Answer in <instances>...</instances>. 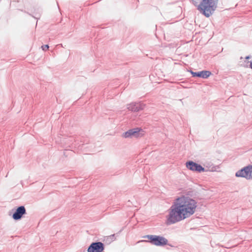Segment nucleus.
I'll return each instance as SVG.
<instances>
[{"label": "nucleus", "instance_id": "f257e3e1", "mask_svg": "<svg viewBox=\"0 0 252 252\" xmlns=\"http://www.w3.org/2000/svg\"><path fill=\"white\" fill-rule=\"evenodd\" d=\"M197 206V202L190 197L177 198L168 209L166 224L171 225L190 217L195 212Z\"/></svg>", "mask_w": 252, "mask_h": 252}, {"label": "nucleus", "instance_id": "f03ea898", "mask_svg": "<svg viewBox=\"0 0 252 252\" xmlns=\"http://www.w3.org/2000/svg\"><path fill=\"white\" fill-rule=\"evenodd\" d=\"M218 0H202L198 6L197 10L206 17L212 15L217 8Z\"/></svg>", "mask_w": 252, "mask_h": 252}, {"label": "nucleus", "instance_id": "7ed1b4c3", "mask_svg": "<svg viewBox=\"0 0 252 252\" xmlns=\"http://www.w3.org/2000/svg\"><path fill=\"white\" fill-rule=\"evenodd\" d=\"M144 237L147 238L149 240H144V241L149 242L157 246H163L167 245L170 247H173L171 244L168 243V240L167 239L160 235H147L144 236Z\"/></svg>", "mask_w": 252, "mask_h": 252}, {"label": "nucleus", "instance_id": "20e7f679", "mask_svg": "<svg viewBox=\"0 0 252 252\" xmlns=\"http://www.w3.org/2000/svg\"><path fill=\"white\" fill-rule=\"evenodd\" d=\"M235 176L245 178L247 180L252 179V165H249L238 170L236 172Z\"/></svg>", "mask_w": 252, "mask_h": 252}, {"label": "nucleus", "instance_id": "39448f33", "mask_svg": "<svg viewBox=\"0 0 252 252\" xmlns=\"http://www.w3.org/2000/svg\"><path fill=\"white\" fill-rule=\"evenodd\" d=\"M187 168L191 171L201 173L205 171V168L200 164H199L193 161L189 160L186 163Z\"/></svg>", "mask_w": 252, "mask_h": 252}, {"label": "nucleus", "instance_id": "423d86ee", "mask_svg": "<svg viewBox=\"0 0 252 252\" xmlns=\"http://www.w3.org/2000/svg\"><path fill=\"white\" fill-rule=\"evenodd\" d=\"M104 249V244L101 242H95L91 244L88 248V252H102Z\"/></svg>", "mask_w": 252, "mask_h": 252}, {"label": "nucleus", "instance_id": "0eeeda50", "mask_svg": "<svg viewBox=\"0 0 252 252\" xmlns=\"http://www.w3.org/2000/svg\"><path fill=\"white\" fill-rule=\"evenodd\" d=\"M140 131H143L141 128L139 127L129 129L128 131L124 132L123 136L125 138H129L132 137H138L140 136Z\"/></svg>", "mask_w": 252, "mask_h": 252}, {"label": "nucleus", "instance_id": "6e6552de", "mask_svg": "<svg viewBox=\"0 0 252 252\" xmlns=\"http://www.w3.org/2000/svg\"><path fill=\"white\" fill-rule=\"evenodd\" d=\"M26 214V210L24 206L18 207L15 210L12 215V218L15 220H20L23 217V216Z\"/></svg>", "mask_w": 252, "mask_h": 252}, {"label": "nucleus", "instance_id": "1a4fd4ad", "mask_svg": "<svg viewBox=\"0 0 252 252\" xmlns=\"http://www.w3.org/2000/svg\"><path fill=\"white\" fill-rule=\"evenodd\" d=\"M145 106V104L143 103L139 102H132L127 105V108L128 110L131 111L132 112H138L139 111L142 110L144 109Z\"/></svg>", "mask_w": 252, "mask_h": 252}, {"label": "nucleus", "instance_id": "9d476101", "mask_svg": "<svg viewBox=\"0 0 252 252\" xmlns=\"http://www.w3.org/2000/svg\"><path fill=\"white\" fill-rule=\"evenodd\" d=\"M192 77L202 78L206 79L208 78L211 74V72L208 70H202L198 72H193L192 70L189 71Z\"/></svg>", "mask_w": 252, "mask_h": 252}, {"label": "nucleus", "instance_id": "9b49d317", "mask_svg": "<svg viewBox=\"0 0 252 252\" xmlns=\"http://www.w3.org/2000/svg\"><path fill=\"white\" fill-rule=\"evenodd\" d=\"M115 239V235H111L110 236H108L105 237L104 238V242H105L106 244H109L113 241H114Z\"/></svg>", "mask_w": 252, "mask_h": 252}, {"label": "nucleus", "instance_id": "f8f14e48", "mask_svg": "<svg viewBox=\"0 0 252 252\" xmlns=\"http://www.w3.org/2000/svg\"><path fill=\"white\" fill-rule=\"evenodd\" d=\"M49 46L48 44L43 45L41 46V48L43 51H46L48 49Z\"/></svg>", "mask_w": 252, "mask_h": 252}, {"label": "nucleus", "instance_id": "ddd939ff", "mask_svg": "<svg viewBox=\"0 0 252 252\" xmlns=\"http://www.w3.org/2000/svg\"><path fill=\"white\" fill-rule=\"evenodd\" d=\"M197 2H195V1H193V4L197 7V8L198 7V6L200 4V3L199 4H197Z\"/></svg>", "mask_w": 252, "mask_h": 252}, {"label": "nucleus", "instance_id": "4468645a", "mask_svg": "<svg viewBox=\"0 0 252 252\" xmlns=\"http://www.w3.org/2000/svg\"><path fill=\"white\" fill-rule=\"evenodd\" d=\"M250 67L252 69V62L250 63Z\"/></svg>", "mask_w": 252, "mask_h": 252}, {"label": "nucleus", "instance_id": "2eb2a0df", "mask_svg": "<svg viewBox=\"0 0 252 252\" xmlns=\"http://www.w3.org/2000/svg\"><path fill=\"white\" fill-rule=\"evenodd\" d=\"M249 58H250L249 56H248L246 57V59H249Z\"/></svg>", "mask_w": 252, "mask_h": 252}]
</instances>
